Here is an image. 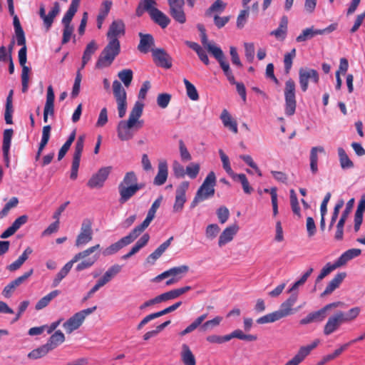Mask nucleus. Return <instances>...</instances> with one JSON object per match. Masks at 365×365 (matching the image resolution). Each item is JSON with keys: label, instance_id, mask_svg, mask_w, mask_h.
<instances>
[{"label": "nucleus", "instance_id": "nucleus-1", "mask_svg": "<svg viewBox=\"0 0 365 365\" xmlns=\"http://www.w3.org/2000/svg\"><path fill=\"white\" fill-rule=\"evenodd\" d=\"M125 26L121 19L114 20L107 32L108 43L101 51L96 63V68L101 69L109 67L120 52V43L118 36L124 35Z\"/></svg>", "mask_w": 365, "mask_h": 365}, {"label": "nucleus", "instance_id": "nucleus-2", "mask_svg": "<svg viewBox=\"0 0 365 365\" xmlns=\"http://www.w3.org/2000/svg\"><path fill=\"white\" fill-rule=\"evenodd\" d=\"M99 247L100 245L98 244L75 255L57 273L53 281V287L58 286L61 281L69 273L73 264L78 262L80 259H82V261L76 267L77 272H81L91 267L99 258V255L95 254L91 255V254L98 250Z\"/></svg>", "mask_w": 365, "mask_h": 365}, {"label": "nucleus", "instance_id": "nucleus-3", "mask_svg": "<svg viewBox=\"0 0 365 365\" xmlns=\"http://www.w3.org/2000/svg\"><path fill=\"white\" fill-rule=\"evenodd\" d=\"M157 0H140L135 9V15L140 17L146 11L156 24L165 29L170 24V19L157 8Z\"/></svg>", "mask_w": 365, "mask_h": 365}, {"label": "nucleus", "instance_id": "nucleus-4", "mask_svg": "<svg viewBox=\"0 0 365 365\" xmlns=\"http://www.w3.org/2000/svg\"><path fill=\"white\" fill-rule=\"evenodd\" d=\"M143 103L137 101L132 108L128 120H120L117 126L118 137L121 140H128L133 137L131 128H134L137 119H139L143 114Z\"/></svg>", "mask_w": 365, "mask_h": 365}, {"label": "nucleus", "instance_id": "nucleus-5", "mask_svg": "<svg viewBox=\"0 0 365 365\" xmlns=\"http://www.w3.org/2000/svg\"><path fill=\"white\" fill-rule=\"evenodd\" d=\"M216 184V177L215 173L210 172L202 184L196 192L194 199L190 203V208H195L200 202L212 197L215 195V186Z\"/></svg>", "mask_w": 365, "mask_h": 365}, {"label": "nucleus", "instance_id": "nucleus-6", "mask_svg": "<svg viewBox=\"0 0 365 365\" xmlns=\"http://www.w3.org/2000/svg\"><path fill=\"white\" fill-rule=\"evenodd\" d=\"M80 3L81 0H71L68 9L66 11L61 20V24L63 26V37L61 41L62 44H66L71 40V37L74 30V28L71 23L78 11Z\"/></svg>", "mask_w": 365, "mask_h": 365}, {"label": "nucleus", "instance_id": "nucleus-7", "mask_svg": "<svg viewBox=\"0 0 365 365\" xmlns=\"http://www.w3.org/2000/svg\"><path fill=\"white\" fill-rule=\"evenodd\" d=\"M296 85L294 80L288 79L285 82L284 91V113L287 116H292L295 113L297 101H296Z\"/></svg>", "mask_w": 365, "mask_h": 365}, {"label": "nucleus", "instance_id": "nucleus-8", "mask_svg": "<svg viewBox=\"0 0 365 365\" xmlns=\"http://www.w3.org/2000/svg\"><path fill=\"white\" fill-rule=\"evenodd\" d=\"M97 309L96 306L83 309L70 317L66 322L63 323V327L66 332L71 334L74 330L78 329L83 324L85 318L92 314Z\"/></svg>", "mask_w": 365, "mask_h": 365}, {"label": "nucleus", "instance_id": "nucleus-9", "mask_svg": "<svg viewBox=\"0 0 365 365\" xmlns=\"http://www.w3.org/2000/svg\"><path fill=\"white\" fill-rule=\"evenodd\" d=\"M113 92L118 105L119 118L125 116L127 110V94L120 82L115 80L113 82Z\"/></svg>", "mask_w": 365, "mask_h": 365}, {"label": "nucleus", "instance_id": "nucleus-10", "mask_svg": "<svg viewBox=\"0 0 365 365\" xmlns=\"http://www.w3.org/2000/svg\"><path fill=\"white\" fill-rule=\"evenodd\" d=\"M130 182L131 180L128 172L125 174L123 180L118 185V191L119 193L118 202L121 205L127 202L137 193L133 184Z\"/></svg>", "mask_w": 365, "mask_h": 365}, {"label": "nucleus", "instance_id": "nucleus-11", "mask_svg": "<svg viewBox=\"0 0 365 365\" xmlns=\"http://www.w3.org/2000/svg\"><path fill=\"white\" fill-rule=\"evenodd\" d=\"M140 235L136 230L133 229L131 232L126 236L122 237L118 242L110 245L103 251L104 256L113 255L118 252L123 247L131 244Z\"/></svg>", "mask_w": 365, "mask_h": 365}, {"label": "nucleus", "instance_id": "nucleus-12", "mask_svg": "<svg viewBox=\"0 0 365 365\" xmlns=\"http://www.w3.org/2000/svg\"><path fill=\"white\" fill-rule=\"evenodd\" d=\"M169 14L178 24H183L187 21L184 11L185 0H168Z\"/></svg>", "mask_w": 365, "mask_h": 365}, {"label": "nucleus", "instance_id": "nucleus-13", "mask_svg": "<svg viewBox=\"0 0 365 365\" xmlns=\"http://www.w3.org/2000/svg\"><path fill=\"white\" fill-rule=\"evenodd\" d=\"M111 170V166L100 168L97 173L93 174L88 180L87 185L92 189L102 187L104 185V182L108 179Z\"/></svg>", "mask_w": 365, "mask_h": 365}, {"label": "nucleus", "instance_id": "nucleus-14", "mask_svg": "<svg viewBox=\"0 0 365 365\" xmlns=\"http://www.w3.org/2000/svg\"><path fill=\"white\" fill-rule=\"evenodd\" d=\"M93 239L92 222L91 220L86 218L83 220L81 231L76 237L75 245L80 247L85 245Z\"/></svg>", "mask_w": 365, "mask_h": 365}, {"label": "nucleus", "instance_id": "nucleus-15", "mask_svg": "<svg viewBox=\"0 0 365 365\" xmlns=\"http://www.w3.org/2000/svg\"><path fill=\"white\" fill-rule=\"evenodd\" d=\"M309 79H311L314 83H318L319 76L317 71L311 68H301L299 71V80L301 89L303 92H306L308 89Z\"/></svg>", "mask_w": 365, "mask_h": 365}, {"label": "nucleus", "instance_id": "nucleus-16", "mask_svg": "<svg viewBox=\"0 0 365 365\" xmlns=\"http://www.w3.org/2000/svg\"><path fill=\"white\" fill-rule=\"evenodd\" d=\"M190 183L187 181H184L180 184L175 190V198L173 205V212H180L184 207V204L186 202V191L189 187Z\"/></svg>", "mask_w": 365, "mask_h": 365}, {"label": "nucleus", "instance_id": "nucleus-17", "mask_svg": "<svg viewBox=\"0 0 365 365\" xmlns=\"http://www.w3.org/2000/svg\"><path fill=\"white\" fill-rule=\"evenodd\" d=\"M152 56L156 66L166 69L172 67V58L163 48H152Z\"/></svg>", "mask_w": 365, "mask_h": 365}, {"label": "nucleus", "instance_id": "nucleus-18", "mask_svg": "<svg viewBox=\"0 0 365 365\" xmlns=\"http://www.w3.org/2000/svg\"><path fill=\"white\" fill-rule=\"evenodd\" d=\"M163 197L160 196L157 198L152 204L150 208L148 210L147 216L143 222L136 226L134 230L138 232V234L141 235L143 231L150 225L152 220L155 218L157 210L160 207Z\"/></svg>", "mask_w": 365, "mask_h": 365}, {"label": "nucleus", "instance_id": "nucleus-19", "mask_svg": "<svg viewBox=\"0 0 365 365\" xmlns=\"http://www.w3.org/2000/svg\"><path fill=\"white\" fill-rule=\"evenodd\" d=\"M319 343V340H315L309 345L300 347L297 354L284 365H299L318 346Z\"/></svg>", "mask_w": 365, "mask_h": 365}, {"label": "nucleus", "instance_id": "nucleus-20", "mask_svg": "<svg viewBox=\"0 0 365 365\" xmlns=\"http://www.w3.org/2000/svg\"><path fill=\"white\" fill-rule=\"evenodd\" d=\"M33 272L34 269L31 268L29 271L25 272L23 275L11 281L4 287L2 292V294L6 298L11 297L15 289L20 286L22 283H24L29 277H31Z\"/></svg>", "mask_w": 365, "mask_h": 365}, {"label": "nucleus", "instance_id": "nucleus-21", "mask_svg": "<svg viewBox=\"0 0 365 365\" xmlns=\"http://www.w3.org/2000/svg\"><path fill=\"white\" fill-rule=\"evenodd\" d=\"M342 324H344V322L336 312L334 314L329 317L324 327V334L325 336H329L337 331Z\"/></svg>", "mask_w": 365, "mask_h": 365}, {"label": "nucleus", "instance_id": "nucleus-22", "mask_svg": "<svg viewBox=\"0 0 365 365\" xmlns=\"http://www.w3.org/2000/svg\"><path fill=\"white\" fill-rule=\"evenodd\" d=\"M297 299L298 294L292 293L289 297L280 305L279 309L276 312H278L281 319L292 314V307L297 301Z\"/></svg>", "mask_w": 365, "mask_h": 365}, {"label": "nucleus", "instance_id": "nucleus-23", "mask_svg": "<svg viewBox=\"0 0 365 365\" xmlns=\"http://www.w3.org/2000/svg\"><path fill=\"white\" fill-rule=\"evenodd\" d=\"M54 100L55 95L52 86H49L47 88L46 93V101L44 106L43 110V121L46 123L48 121V115H54Z\"/></svg>", "mask_w": 365, "mask_h": 365}, {"label": "nucleus", "instance_id": "nucleus-24", "mask_svg": "<svg viewBox=\"0 0 365 365\" xmlns=\"http://www.w3.org/2000/svg\"><path fill=\"white\" fill-rule=\"evenodd\" d=\"M239 230V226L235 223L227 227H226L222 232L220 234L218 240L219 247H222L228 242H231L234 236L237 234Z\"/></svg>", "mask_w": 365, "mask_h": 365}, {"label": "nucleus", "instance_id": "nucleus-25", "mask_svg": "<svg viewBox=\"0 0 365 365\" xmlns=\"http://www.w3.org/2000/svg\"><path fill=\"white\" fill-rule=\"evenodd\" d=\"M140 42L138 46L139 51L143 53H147L151 51L152 46L155 44L153 36L150 34L139 33Z\"/></svg>", "mask_w": 365, "mask_h": 365}, {"label": "nucleus", "instance_id": "nucleus-26", "mask_svg": "<svg viewBox=\"0 0 365 365\" xmlns=\"http://www.w3.org/2000/svg\"><path fill=\"white\" fill-rule=\"evenodd\" d=\"M14 130L12 128L6 129L3 133L2 152L4 159L6 161L7 165L9 163V150Z\"/></svg>", "mask_w": 365, "mask_h": 365}, {"label": "nucleus", "instance_id": "nucleus-27", "mask_svg": "<svg viewBox=\"0 0 365 365\" xmlns=\"http://www.w3.org/2000/svg\"><path fill=\"white\" fill-rule=\"evenodd\" d=\"M112 5L113 2L110 0H104L101 3L96 19L98 29H101L102 24H103V21H105L107 16L108 15L111 9Z\"/></svg>", "mask_w": 365, "mask_h": 365}, {"label": "nucleus", "instance_id": "nucleus-28", "mask_svg": "<svg viewBox=\"0 0 365 365\" xmlns=\"http://www.w3.org/2000/svg\"><path fill=\"white\" fill-rule=\"evenodd\" d=\"M346 276V272H339L336 274L334 277L329 282L325 290L321 294V297H323L326 295L331 294L336 288L339 287L340 284L344 279Z\"/></svg>", "mask_w": 365, "mask_h": 365}, {"label": "nucleus", "instance_id": "nucleus-29", "mask_svg": "<svg viewBox=\"0 0 365 365\" xmlns=\"http://www.w3.org/2000/svg\"><path fill=\"white\" fill-rule=\"evenodd\" d=\"M158 171L154 178L153 184L160 186L163 185L168 178V170L166 161H160L158 164Z\"/></svg>", "mask_w": 365, "mask_h": 365}, {"label": "nucleus", "instance_id": "nucleus-30", "mask_svg": "<svg viewBox=\"0 0 365 365\" xmlns=\"http://www.w3.org/2000/svg\"><path fill=\"white\" fill-rule=\"evenodd\" d=\"M361 254L360 249L353 248L344 252L335 262L339 267L346 264L349 260L359 256Z\"/></svg>", "mask_w": 365, "mask_h": 365}, {"label": "nucleus", "instance_id": "nucleus-31", "mask_svg": "<svg viewBox=\"0 0 365 365\" xmlns=\"http://www.w3.org/2000/svg\"><path fill=\"white\" fill-rule=\"evenodd\" d=\"M173 237L171 236L168 240L161 244L153 253H151L147 257V262L148 263L154 264L156 259H158L163 252L169 247L171 242L173 240Z\"/></svg>", "mask_w": 365, "mask_h": 365}, {"label": "nucleus", "instance_id": "nucleus-32", "mask_svg": "<svg viewBox=\"0 0 365 365\" xmlns=\"http://www.w3.org/2000/svg\"><path fill=\"white\" fill-rule=\"evenodd\" d=\"M220 119L222 120L223 125L225 128H228L234 133H237L238 128L237 121L232 119L231 115L228 113V111L226 109L222 110L220 115Z\"/></svg>", "mask_w": 365, "mask_h": 365}, {"label": "nucleus", "instance_id": "nucleus-33", "mask_svg": "<svg viewBox=\"0 0 365 365\" xmlns=\"http://www.w3.org/2000/svg\"><path fill=\"white\" fill-rule=\"evenodd\" d=\"M324 149L322 146H316L312 148L309 155L310 169L312 174L315 175L318 172V153H324Z\"/></svg>", "mask_w": 365, "mask_h": 365}, {"label": "nucleus", "instance_id": "nucleus-34", "mask_svg": "<svg viewBox=\"0 0 365 365\" xmlns=\"http://www.w3.org/2000/svg\"><path fill=\"white\" fill-rule=\"evenodd\" d=\"M60 11L61 8L59 3L58 1H55L51 10L45 16L43 21V24L47 31L51 29L56 16L60 13Z\"/></svg>", "mask_w": 365, "mask_h": 365}, {"label": "nucleus", "instance_id": "nucleus-35", "mask_svg": "<svg viewBox=\"0 0 365 365\" xmlns=\"http://www.w3.org/2000/svg\"><path fill=\"white\" fill-rule=\"evenodd\" d=\"M32 252V249L28 247L16 261H14L7 267V269L11 272H14L19 269L21 267V265L26 262V260L29 257V255H31Z\"/></svg>", "mask_w": 365, "mask_h": 365}, {"label": "nucleus", "instance_id": "nucleus-36", "mask_svg": "<svg viewBox=\"0 0 365 365\" xmlns=\"http://www.w3.org/2000/svg\"><path fill=\"white\" fill-rule=\"evenodd\" d=\"M227 4L222 0H216L205 12V16L212 17L215 14H221L225 9Z\"/></svg>", "mask_w": 365, "mask_h": 365}, {"label": "nucleus", "instance_id": "nucleus-37", "mask_svg": "<svg viewBox=\"0 0 365 365\" xmlns=\"http://www.w3.org/2000/svg\"><path fill=\"white\" fill-rule=\"evenodd\" d=\"M98 48V46L94 40H92L89 42L83 54L82 57V65L81 69H83L85 66L88 63V62L91 60V56L96 52Z\"/></svg>", "mask_w": 365, "mask_h": 365}, {"label": "nucleus", "instance_id": "nucleus-38", "mask_svg": "<svg viewBox=\"0 0 365 365\" xmlns=\"http://www.w3.org/2000/svg\"><path fill=\"white\" fill-rule=\"evenodd\" d=\"M13 17V24L15 31V35L16 38L17 44H22L25 42V33L22 29L20 21L17 15L12 16Z\"/></svg>", "mask_w": 365, "mask_h": 365}, {"label": "nucleus", "instance_id": "nucleus-39", "mask_svg": "<svg viewBox=\"0 0 365 365\" xmlns=\"http://www.w3.org/2000/svg\"><path fill=\"white\" fill-rule=\"evenodd\" d=\"M65 341V336L63 333L58 330L55 331L48 339L46 345L51 348V350L56 348L59 344H62Z\"/></svg>", "mask_w": 365, "mask_h": 365}, {"label": "nucleus", "instance_id": "nucleus-40", "mask_svg": "<svg viewBox=\"0 0 365 365\" xmlns=\"http://www.w3.org/2000/svg\"><path fill=\"white\" fill-rule=\"evenodd\" d=\"M181 358L184 365H196L195 356L187 344H183Z\"/></svg>", "mask_w": 365, "mask_h": 365}, {"label": "nucleus", "instance_id": "nucleus-41", "mask_svg": "<svg viewBox=\"0 0 365 365\" xmlns=\"http://www.w3.org/2000/svg\"><path fill=\"white\" fill-rule=\"evenodd\" d=\"M207 314H203L198 317H197L188 327H187L184 330H182L180 335L181 336H185L189 333H191L194 330H195L197 327H200L202 323L206 319L207 317Z\"/></svg>", "mask_w": 365, "mask_h": 365}, {"label": "nucleus", "instance_id": "nucleus-42", "mask_svg": "<svg viewBox=\"0 0 365 365\" xmlns=\"http://www.w3.org/2000/svg\"><path fill=\"white\" fill-rule=\"evenodd\" d=\"M338 155L341 168L343 170L354 168V163L350 160L346 151L342 148H338Z\"/></svg>", "mask_w": 365, "mask_h": 365}, {"label": "nucleus", "instance_id": "nucleus-43", "mask_svg": "<svg viewBox=\"0 0 365 365\" xmlns=\"http://www.w3.org/2000/svg\"><path fill=\"white\" fill-rule=\"evenodd\" d=\"M337 313L341 318L344 323L349 322L355 319L360 313V308L358 307L350 309L348 312L338 311Z\"/></svg>", "mask_w": 365, "mask_h": 365}, {"label": "nucleus", "instance_id": "nucleus-44", "mask_svg": "<svg viewBox=\"0 0 365 365\" xmlns=\"http://www.w3.org/2000/svg\"><path fill=\"white\" fill-rule=\"evenodd\" d=\"M59 293L60 292L58 290H53L51 292L38 301V302L36 304L35 309L36 310H41L45 308L53 299L59 294Z\"/></svg>", "mask_w": 365, "mask_h": 365}, {"label": "nucleus", "instance_id": "nucleus-45", "mask_svg": "<svg viewBox=\"0 0 365 365\" xmlns=\"http://www.w3.org/2000/svg\"><path fill=\"white\" fill-rule=\"evenodd\" d=\"M46 344L32 350L29 353L28 357L32 359H38L46 356L51 350Z\"/></svg>", "mask_w": 365, "mask_h": 365}, {"label": "nucleus", "instance_id": "nucleus-46", "mask_svg": "<svg viewBox=\"0 0 365 365\" xmlns=\"http://www.w3.org/2000/svg\"><path fill=\"white\" fill-rule=\"evenodd\" d=\"M317 31L318 29H314L313 26L311 28H307L303 30L302 34L297 37L296 41L300 43L309 40L316 35H319V33H317Z\"/></svg>", "mask_w": 365, "mask_h": 365}, {"label": "nucleus", "instance_id": "nucleus-47", "mask_svg": "<svg viewBox=\"0 0 365 365\" xmlns=\"http://www.w3.org/2000/svg\"><path fill=\"white\" fill-rule=\"evenodd\" d=\"M232 178L235 181H240L242 185L243 190L247 194H250L253 189L250 186L248 180L246 175L243 173L240 174H235L232 175Z\"/></svg>", "mask_w": 365, "mask_h": 365}, {"label": "nucleus", "instance_id": "nucleus-48", "mask_svg": "<svg viewBox=\"0 0 365 365\" xmlns=\"http://www.w3.org/2000/svg\"><path fill=\"white\" fill-rule=\"evenodd\" d=\"M183 83L185 86L188 98L192 101H197L199 99V94L195 86L186 78L183 79Z\"/></svg>", "mask_w": 365, "mask_h": 365}, {"label": "nucleus", "instance_id": "nucleus-49", "mask_svg": "<svg viewBox=\"0 0 365 365\" xmlns=\"http://www.w3.org/2000/svg\"><path fill=\"white\" fill-rule=\"evenodd\" d=\"M118 78L123 83L125 87H129L133 78V72L131 69H123L118 72Z\"/></svg>", "mask_w": 365, "mask_h": 365}, {"label": "nucleus", "instance_id": "nucleus-50", "mask_svg": "<svg viewBox=\"0 0 365 365\" xmlns=\"http://www.w3.org/2000/svg\"><path fill=\"white\" fill-rule=\"evenodd\" d=\"M339 266L334 262V264H331L328 262L321 270L320 274L316 279V284L319 283L321 280H322L326 276H327L329 273L334 271L335 269L338 268Z\"/></svg>", "mask_w": 365, "mask_h": 365}, {"label": "nucleus", "instance_id": "nucleus-51", "mask_svg": "<svg viewBox=\"0 0 365 365\" xmlns=\"http://www.w3.org/2000/svg\"><path fill=\"white\" fill-rule=\"evenodd\" d=\"M222 320V318L221 317L217 316L211 320H208L203 324L202 323V324L200 327V329L202 331L212 330L215 327H217L220 324Z\"/></svg>", "mask_w": 365, "mask_h": 365}, {"label": "nucleus", "instance_id": "nucleus-52", "mask_svg": "<svg viewBox=\"0 0 365 365\" xmlns=\"http://www.w3.org/2000/svg\"><path fill=\"white\" fill-rule=\"evenodd\" d=\"M207 50L215 57L219 63L225 60L224 53L220 47L214 44L208 45Z\"/></svg>", "mask_w": 365, "mask_h": 365}, {"label": "nucleus", "instance_id": "nucleus-53", "mask_svg": "<svg viewBox=\"0 0 365 365\" xmlns=\"http://www.w3.org/2000/svg\"><path fill=\"white\" fill-rule=\"evenodd\" d=\"M189 271V267L187 265H181L179 267H174L169 269L170 276L180 279L182 275L185 274Z\"/></svg>", "mask_w": 365, "mask_h": 365}, {"label": "nucleus", "instance_id": "nucleus-54", "mask_svg": "<svg viewBox=\"0 0 365 365\" xmlns=\"http://www.w3.org/2000/svg\"><path fill=\"white\" fill-rule=\"evenodd\" d=\"M84 140L85 138L83 135H81L78 138L76 143L75 144V150L73 155V159L81 160V154L84 147Z\"/></svg>", "mask_w": 365, "mask_h": 365}, {"label": "nucleus", "instance_id": "nucleus-55", "mask_svg": "<svg viewBox=\"0 0 365 365\" xmlns=\"http://www.w3.org/2000/svg\"><path fill=\"white\" fill-rule=\"evenodd\" d=\"M279 319H281V318L279 316L278 312L275 311L258 318L257 319V323L259 324L272 323Z\"/></svg>", "mask_w": 365, "mask_h": 365}, {"label": "nucleus", "instance_id": "nucleus-56", "mask_svg": "<svg viewBox=\"0 0 365 365\" xmlns=\"http://www.w3.org/2000/svg\"><path fill=\"white\" fill-rule=\"evenodd\" d=\"M219 154L222 163V167L224 170L230 177H232V175H234L235 173L233 172L231 168L228 156L223 152L222 149L219 150Z\"/></svg>", "mask_w": 365, "mask_h": 365}, {"label": "nucleus", "instance_id": "nucleus-57", "mask_svg": "<svg viewBox=\"0 0 365 365\" xmlns=\"http://www.w3.org/2000/svg\"><path fill=\"white\" fill-rule=\"evenodd\" d=\"M290 205L294 214L297 215L299 217H301L300 207L297 195L293 189L290 190Z\"/></svg>", "mask_w": 365, "mask_h": 365}, {"label": "nucleus", "instance_id": "nucleus-58", "mask_svg": "<svg viewBox=\"0 0 365 365\" xmlns=\"http://www.w3.org/2000/svg\"><path fill=\"white\" fill-rule=\"evenodd\" d=\"M220 66L221 68L222 69L224 74L227 77V80L231 84L235 83V78L232 73V70L230 69V64L228 62H227L225 60L220 62Z\"/></svg>", "mask_w": 365, "mask_h": 365}, {"label": "nucleus", "instance_id": "nucleus-59", "mask_svg": "<svg viewBox=\"0 0 365 365\" xmlns=\"http://www.w3.org/2000/svg\"><path fill=\"white\" fill-rule=\"evenodd\" d=\"M220 231V227L217 224H210L207 226L205 230V236L210 240L215 239Z\"/></svg>", "mask_w": 365, "mask_h": 365}, {"label": "nucleus", "instance_id": "nucleus-60", "mask_svg": "<svg viewBox=\"0 0 365 365\" xmlns=\"http://www.w3.org/2000/svg\"><path fill=\"white\" fill-rule=\"evenodd\" d=\"M30 68L28 66H24L21 71V84L22 92L26 93L29 89Z\"/></svg>", "mask_w": 365, "mask_h": 365}, {"label": "nucleus", "instance_id": "nucleus-61", "mask_svg": "<svg viewBox=\"0 0 365 365\" xmlns=\"http://www.w3.org/2000/svg\"><path fill=\"white\" fill-rule=\"evenodd\" d=\"M122 269V266L118 264H115L110 267L108 270L104 273V276L110 281L113 278H114L118 273L120 272Z\"/></svg>", "mask_w": 365, "mask_h": 365}, {"label": "nucleus", "instance_id": "nucleus-62", "mask_svg": "<svg viewBox=\"0 0 365 365\" xmlns=\"http://www.w3.org/2000/svg\"><path fill=\"white\" fill-rule=\"evenodd\" d=\"M171 100V95L169 93H160L157 98V103L162 108H165Z\"/></svg>", "mask_w": 365, "mask_h": 365}, {"label": "nucleus", "instance_id": "nucleus-63", "mask_svg": "<svg viewBox=\"0 0 365 365\" xmlns=\"http://www.w3.org/2000/svg\"><path fill=\"white\" fill-rule=\"evenodd\" d=\"M200 172V165L197 163H191L186 168L185 174H187L191 179L197 178Z\"/></svg>", "mask_w": 365, "mask_h": 365}, {"label": "nucleus", "instance_id": "nucleus-64", "mask_svg": "<svg viewBox=\"0 0 365 365\" xmlns=\"http://www.w3.org/2000/svg\"><path fill=\"white\" fill-rule=\"evenodd\" d=\"M217 215L219 222L221 224H224L225 222H227V220L229 218V216H230L229 210L225 206H221L220 207H219L217 210Z\"/></svg>", "mask_w": 365, "mask_h": 365}]
</instances>
